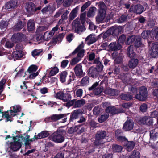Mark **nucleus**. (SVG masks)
Returning a JSON list of instances; mask_svg holds the SVG:
<instances>
[{
	"instance_id": "obj_1",
	"label": "nucleus",
	"mask_w": 158,
	"mask_h": 158,
	"mask_svg": "<svg viewBox=\"0 0 158 158\" xmlns=\"http://www.w3.org/2000/svg\"><path fill=\"white\" fill-rule=\"evenodd\" d=\"M21 107L20 105H15L10 107V110L5 112L3 116L6 118V122H11L12 120V118L17 115L18 113L21 110Z\"/></svg>"
},
{
	"instance_id": "obj_2",
	"label": "nucleus",
	"mask_w": 158,
	"mask_h": 158,
	"mask_svg": "<svg viewBox=\"0 0 158 158\" xmlns=\"http://www.w3.org/2000/svg\"><path fill=\"white\" fill-rule=\"evenodd\" d=\"M72 29L73 31L80 34L85 30L84 23H82L79 18H76L72 22Z\"/></svg>"
},
{
	"instance_id": "obj_3",
	"label": "nucleus",
	"mask_w": 158,
	"mask_h": 158,
	"mask_svg": "<svg viewBox=\"0 0 158 158\" xmlns=\"http://www.w3.org/2000/svg\"><path fill=\"white\" fill-rule=\"evenodd\" d=\"M106 135V132L104 130L98 131L95 135V140L94 142V145L97 146L103 145L105 143L103 139H105Z\"/></svg>"
},
{
	"instance_id": "obj_4",
	"label": "nucleus",
	"mask_w": 158,
	"mask_h": 158,
	"mask_svg": "<svg viewBox=\"0 0 158 158\" xmlns=\"http://www.w3.org/2000/svg\"><path fill=\"white\" fill-rule=\"evenodd\" d=\"M68 91L64 90L63 91H60L54 95V97L60 99H61L64 102L67 103L64 105L68 107L69 108V94L67 93Z\"/></svg>"
},
{
	"instance_id": "obj_5",
	"label": "nucleus",
	"mask_w": 158,
	"mask_h": 158,
	"mask_svg": "<svg viewBox=\"0 0 158 158\" xmlns=\"http://www.w3.org/2000/svg\"><path fill=\"white\" fill-rule=\"evenodd\" d=\"M22 47L19 44L16 45L15 47L16 51L13 52L12 54L11 55H10L8 56V58L10 60H12L13 58L14 60H19L23 56V52L20 50L21 49Z\"/></svg>"
},
{
	"instance_id": "obj_6",
	"label": "nucleus",
	"mask_w": 158,
	"mask_h": 158,
	"mask_svg": "<svg viewBox=\"0 0 158 158\" xmlns=\"http://www.w3.org/2000/svg\"><path fill=\"white\" fill-rule=\"evenodd\" d=\"M62 135V131L60 130H57L51 135L50 139L55 142L61 143L64 140V137Z\"/></svg>"
},
{
	"instance_id": "obj_7",
	"label": "nucleus",
	"mask_w": 158,
	"mask_h": 158,
	"mask_svg": "<svg viewBox=\"0 0 158 158\" xmlns=\"http://www.w3.org/2000/svg\"><path fill=\"white\" fill-rule=\"evenodd\" d=\"M148 92L147 88L144 87H142L139 89V93L137 94L135 98L141 101L145 100L147 98Z\"/></svg>"
},
{
	"instance_id": "obj_8",
	"label": "nucleus",
	"mask_w": 158,
	"mask_h": 158,
	"mask_svg": "<svg viewBox=\"0 0 158 158\" xmlns=\"http://www.w3.org/2000/svg\"><path fill=\"white\" fill-rule=\"evenodd\" d=\"M84 47L83 43L82 42L72 52V54L74 55L77 53V57L81 60V58L84 57L85 52V50L83 49Z\"/></svg>"
},
{
	"instance_id": "obj_9",
	"label": "nucleus",
	"mask_w": 158,
	"mask_h": 158,
	"mask_svg": "<svg viewBox=\"0 0 158 158\" xmlns=\"http://www.w3.org/2000/svg\"><path fill=\"white\" fill-rule=\"evenodd\" d=\"M136 121L140 125H145L150 126L152 125L153 124L152 118L150 117L145 116L140 117Z\"/></svg>"
},
{
	"instance_id": "obj_10",
	"label": "nucleus",
	"mask_w": 158,
	"mask_h": 158,
	"mask_svg": "<svg viewBox=\"0 0 158 158\" xmlns=\"http://www.w3.org/2000/svg\"><path fill=\"white\" fill-rule=\"evenodd\" d=\"M134 125L133 120L128 118L124 123L123 129L124 131H130L133 129Z\"/></svg>"
},
{
	"instance_id": "obj_11",
	"label": "nucleus",
	"mask_w": 158,
	"mask_h": 158,
	"mask_svg": "<svg viewBox=\"0 0 158 158\" xmlns=\"http://www.w3.org/2000/svg\"><path fill=\"white\" fill-rule=\"evenodd\" d=\"M105 111L107 113H110L112 114H115L118 113H122L124 112L123 109H118L114 106H110L108 108H106Z\"/></svg>"
},
{
	"instance_id": "obj_12",
	"label": "nucleus",
	"mask_w": 158,
	"mask_h": 158,
	"mask_svg": "<svg viewBox=\"0 0 158 158\" xmlns=\"http://www.w3.org/2000/svg\"><path fill=\"white\" fill-rule=\"evenodd\" d=\"M66 116L65 114H54L52 116L47 117L45 121L47 122H56L63 118Z\"/></svg>"
},
{
	"instance_id": "obj_13",
	"label": "nucleus",
	"mask_w": 158,
	"mask_h": 158,
	"mask_svg": "<svg viewBox=\"0 0 158 158\" xmlns=\"http://www.w3.org/2000/svg\"><path fill=\"white\" fill-rule=\"evenodd\" d=\"M124 27L123 26L115 25L111 27L109 29L112 35H117L123 32Z\"/></svg>"
},
{
	"instance_id": "obj_14",
	"label": "nucleus",
	"mask_w": 158,
	"mask_h": 158,
	"mask_svg": "<svg viewBox=\"0 0 158 158\" xmlns=\"http://www.w3.org/2000/svg\"><path fill=\"white\" fill-rule=\"evenodd\" d=\"M120 76L123 82L125 84L129 85L131 84L132 80L130 74L121 73Z\"/></svg>"
},
{
	"instance_id": "obj_15",
	"label": "nucleus",
	"mask_w": 158,
	"mask_h": 158,
	"mask_svg": "<svg viewBox=\"0 0 158 158\" xmlns=\"http://www.w3.org/2000/svg\"><path fill=\"white\" fill-rule=\"evenodd\" d=\"M108 48L110 51L116 52L120 50L122 48V46L120 43L113 42L111 43L109 45Z\"/></svg>"
},
{
	"instance_id": "obj_16",
	"label": "nucleus",
	"mask_w": 158,
	"mask_h": 158,
	"mask_svg": "<svg viewBox=\"0 0 158 158\" xmlns=\"http://www.w3.org/2000/svg\"><path fill=\"white\" fill-rule=\"evenodd\" d=\"M35 6V4L31 2H29L26 4L25 8L27 15H30L33 14L34 12Z\"/></svg>"
},
{
	"instance_id": "obj_17",
	"label": "nucleus",
	"mask_w": 158,
	"mask_h": 158,
	"mask_svg": "<svg viewBox=\"0 0 158 158\" xmlns=\"http://www.w3.org/2000/svg\"><path fill=\"white\" fill-rule=\"evenodd\" d=\"M16 138L13 142L10 143V147L12 150L14 151H17L19 150L21 146V142L19 139L17 140Z\"/></svg>"
},
{
	"instance_id": "obj_18",
	"label": "nucleus",
	"mask_w": 158,
	"mask_h": 158,
	"mask_svg": "<svg viewBox=\"0 0 158 158\" xmlns=\"http://www.w3.org/2000/svg\"><path fill=\"white\" fill-rule=\"evenodd\" d=\"M98 40V37L95 34H92L85 38V41L87 42V44L89 45L96 42Z\"/></svg>"
},
{
	"instance_id": "obj_19",
	"label": "nucleus",
	"mask_w": 158,
	"mask_h": 158,
	"mask_svg": "<svg viewBox=\"0 0 158 158\" xmlns=\"http://www.w3.org/2000/svg\"><path fill=\"white\" fill-rule=\"evenodd\" d=\"M99 72L96 68L94 67H91L89 69L88 74L89 76L90 77L95 78L98 75Z\"/></svg>"
},
{
	"instance_id": "obj_20",
	"label": "nucleus",
	"mask_w": 158,
	"mask_h": 158,
	"mask_svg": "<svg viewBox=\"0 0 158 158\" xmlns=\"http://www.w3.org/2000/svg\"><path fill=\"white\" fill-rule=\"evenodd\" d=\"M75 72L77 76L83 75L82 67L81 64L77 65L74 68Z\"/></svg>"
},
{
	"instance_id": "obj_21",
	"label": "nucleus",
	"mask_w": 158,
	"mask_h": 158,
	"mask_svg": "<svg viewBox=\"0 0 158 158\" xmlns=\"http://www.w3.org/2000/svg\"><path fill=\"white\" fill-rule=\"evenodd\" d=\"M83 112L81 109H79L74 110L71 114L70 117V119H76L79 116L82 114Z\"/></svg>"
},
{
	"instance_id": "obj_22",
	"label": "nucleus",
	"mask_w": 158,
	"mask_h": 158,
	"mask_svg": "<svg viewBox=\"0 0 158 158\" xmlns=\"http://www.w3.org/2000/svg\"><path fill=\"white\" fill-rule=\"evenodd\" d=\"M99 58H96L94 60L93 64H96L97 69L99 72H102L103 69V66L101 62L99 60Z\"/></svg>"
},
{
	"instance_id": "obj_23",
	"label": "nucleus",
	"mask_w": 158,
	"mask_h": 158,
	"mask_svg": "<svg viewBox=\"0 0 158 158\" xmlns=\"http://www.w3.org/2000/svg\"><path fill=\"white\" fill-rule=\"evenodd\" d=\"M17 5V1L16 0H11L5 4V8L6 9L14 8Z\"/></svg>"
},
{
	"instance_id": "obj_24",
	"label": "nucleus",
	"mask_w": 158,
	"mask_h": 158,
	"mask_svg": "<svg viewBox=\"0 0 158 158\" xmlns=\"http://www.w3.org/2000/svg\"><path fill=\"white\" fill-rule=\"evenodd\" d=\"M132 7L134 9V12L139 14H141L144 11V7L140 4L133 6Z\"/></svg>"
},
{
	"instance_id": "obj_25",
	"label": "nucleus",
	"mask_w": 158,
	"mask_h": 158,
	"mask_svg": "<svg viewBox=\"0 0 158 158\" xmlns=\"http://www.w3.org/2000/svg\"><path fill=\"white\" fill-rule=\"evenodd\" d=\"M49 135L48 132L47 131H44L39 133L37 135H35L34 138V139H41L47 137Z\"/></svg>"
},
{
	"instance_id": "obj_26",
	"label": "nucleus",
	"mask_w": 158,
	"mask_h": 158,
	"mask_svg": "<svg viewBox=\"0 0 158 158\" xmlns=\"http://www.w3.org/2000/svg\"><path fill=\"white\" fill-rule=\"evenodd\" d=\"M99 13L106 14L107 7L105 4L102 2H100L98 3Z\"/></svg>"
},
{
	"instance_id": "obj_27",
	"label": "nucleus",
	"mask_w": 158,
	"mask_h": 158,
	"mask_svg": "<svg viewBox=\"0 0 158 158\" xmlns=\"http://www.w3.org/2000/svg\"><path fill=\"white\" fill-rule=\"evenodd\" d=\"M138 64V60L136 59H132L128 61V65L129 68L133 69L135 68Z\"/></svg>"
},
{
	"instance_id": "obj_28",
	"label": "nucleus",
	"mask_w": 158,
	"mask_h": 158,
	"mask_svg": "<svg viewBox=\"0 0 158 158\" xmlns=\"http://www.w3.org/2000/svg\"><path fill=\"white\" fill-rule=\"evenodd\" d=\"M23 36V34L17 33L14 34L11 38L12 40L15 42L21 41Z\"/></svg>"
},
{
	"instance_id": "obj_29",
	"label": "nucleus",
	"mask_w": 158,
	"mask_h": 158,
	"mask_svg": "<svg viewBox=\"0 0 158 158\" xmlns=\"http://www.w3.org/2000/svg\"><path fill=\"white\" fill-rule=\"evenodd\" d=\"M54 35L53 32L48 31L44 33L42 38L44 40L48 41L51 39Z\"/></svg>"
},
{
	"instance_id": "obj_30",
	"label": "nucleus",
	"mask_w": 158,
	"mask_h": 158,
	"mask_svg": "<svg viewBox=\"0 0 158 158\" xmlns=\"http://www.w3.org/2000/svg\"><path fill=\"white\" fill-rule=\"evenodd\" d=\"M127 54L128 56L131 58L135 56V54L133 51L132 45H130L128 47L127 50Z\"/></svg>"
},
{
	"instance_id": "obj_31",
	"label": "nucleus",
	"mask_w": 158,
	"mask_h": 158,
	"mask_svg": "<svg viewBox=\"0 0 158 158\" xmlns=\"http://www.w3.org/2000/svg\"><path fill=\"white\" fill-rule=\"evenodd\" d=\"M105 14L99 13L96 17V22L98 24H99L102 22L105 17Z\"/></svg>"
},
{
	"instance_id": "obj_32",
	"label": "nucleus",
	"mask_w": 158,
	"mask_h": 158,
	"mask_svg": "<svg viewBox=\"0 0 158 158\" xmlns=\"http://www.w3.org/2000/svg\"><path fill=\"white\" fill-rule=\"evenodd\" d=\"M126 144L127 150L128 151H131L134 148L135 144L133 141H127Z\"/></svg>"
},
{
	"instance_id": "obj_33",
	"label": "nucleus",
	"mask_w": 158,
	"mask_h": 158,
	"mask_svg": "<svg viewBox=\"0 0 158 158\" xmlns=\"http://www.w3.org/2000/svg\"><path fill=\"white\" fill-rule=\"evenodd\" d=\"M136 37L137 36L134 35L129 36L127 39L126 42V44L129 45L133 43H134L136 40Z\"/></svg>"
},
{
	"instance_id": "obj_34",
	"label": "nucleus",
	"mask_w": 158,
	"mask_h": 158,
	"mask_svg": "<svg viewBox=\"0 0 158 158\" xmlns=\"http://www.w3.org/2000/svg\"><path fill=\"white\" fill-rule=\"evenodd\" d=\"M38 69V67L34 65H31L28 68L27 71L25 73V75H27L28 73H33L35 72Z\"/></svg>"
},
{
	"instance_id": "obj_35",
	"label": "nucleus",
	"mask_w": 158,
	"mask_h": 158,
	"mask_svg": "<svg viewBox=\"0 0 158 158\" xmlns=\"http://www.w3.org/2000/svg\"><path fill=\"white\" fill-rule=\"evenodd\" d=\"M79 10L78 6L76 7L73 9L70 14V20H72L76 17L77 13Z\"/></svg>"
},
{
	"instance_id": "obj_36",
	"label": "nucleus",
	"mask_w": 158,
	"mask_h": 158,
	"mask_svg": "<svg viewBox=\"0 0 158 158\" xmlns=\"http://www.w3.org/2000/svg\"><path fill=\"white\" fill-rule=\"evenodd\" d=\"M120 97L122 100L126 101L130 100L132 98V96L129 94H122Z\"/></svg>"
},
{
	"instance_id": "obj_37",
	"label": "nucleus",
	"mask_w": 158,
	"mask_h": 158,
	"mask_svg": "<svg viewBox=\"0 0 158 158\" xmlns=\"http://www.w3.org/2000/svg\"><path fill=\"white\" fill-rule=\"evenodd\" d=\"M96 8L95 7H91L87 13V16L89 17L94 16L95 14Z\"/></svg>"
},
{
	"instance_id": "obj_38",
	"label": "nucleus",
	"mask_w": 158,
	"mask_h": 158,
	"mask_svg": "<svg viewBox=\"0 0 158 158\" xmlns=\"http://www.w3.org/2000/svg\"><path fill=\"white\" fill-rule=\"evenodd\" d=\"M35 24L33 21L32 20H29L27 23V27L29 31L33 30L35 29Z\"/></svg>"
},
{
	"instance_id": "obj_39",
	"label": "nucleus",
	"mask_w": 158,
	"mask_h": 158,
	"mask_svg": "<svg viewBox=\"0 0 158 158\" xmlns=\"http://www.w3.org/2000/svg\"><path fill=\"white\" fill-rule=\"evenodd\" d=\"M140 157L139 152L138 151H134L131 155L125 156L124 158H140Z\"/></svg>"
},
{
	"instance_id": "obj_40",
	"label": "nucleus",
	"mask_w": 158,
	"mask_h": 158,
	"mask_svg": "<svg viewBox=\"0 0 158 158\" xmlns=\"http://www.w3.org/2000/svg\"><path fill=\"white\" fill-rule=\"evenodd\" d=\"M150 34L151 32L150 30H145L143 31L141 36L143 39H147L149 37Z\"/></svg>"
},
{
	"instance_id": "obj_41",
	"label": "nucleus",
	"mask_w": 158,
	"mask_h": 158,
	"mask_svg": "<svg viewBox=\"0 0 158 158\" xmlns=\"http://www.w3.org/2000/svg\"><path fill=\"white\" fill-rule=\"evenodd\" d=\"M109 115L108 113H106L101 116L98 118V121L100 123H103L109 117Z\"/></svg>"
},
{
	"instance_id": "obj_42",
	"label": "nucleus",
	"mask_w": 158,
	"mask_h": 158,
	"mask_svg": "<svg viewBox=\"0 0 158 158\" xmlns=\"http://www.w3.org/2000/svg\"><path fill=\"white\" fill-rule=\"evenodd\" d=\"M26 22L25 21L22 22V21H19L15 26V28L17 30H19L23 27L26 25Z\"/></svg>"
},
{
	"instance_id": "obj_43",
	"label": "nucleus",
	"mask_w": 158,
	"mask_h": 158,
	"mask_svg": "<svg viewBox=\"0 0 158 158\" xmlns=\"http://www.w3.org/2000/svg\"><path fill=\"white\" fill-rule=\"evenodd\" d=\"M85 103V101L84 99L78 100L75 102L74 106L76 107H80L83 106Z\"/></svg>"
},
{
	"instance_id": "obj_44",
	"label": "nucleus",
	"mask_w": 158,
	"mask_h": 158,
	"mask_svg": "<svg viewBox=\"0 0 158 158\" xmlns=\"http://www.w3.org/2000/svg\"><path fill=\"white\" fill-rule=\"evenodd\" d=\"M8 25V23L7 21L2 20L0 22V28L2 31H5Z\"/></svg>"
},
{
	"instance_id": "obj_45",
	"label": "nucleus",
	"mask_w": 158,
	"mask_h": 158,
	"mask_svg": "<svg viewBox=\"0 0 158 158\" xmlns=\"http://www.w3.org/2000/svg\"><path fill=\"white\" fill-rule=\"evenodd\" d=\"M127 15H122L119 17V19L117 20V22L119 23H121L126 21L127 19Z\"/></svg>"
},
{
	"instance_id": "obj_46",
	"label": "nucleus",
	"mask_w": 158,
	"mask_h": 158,
	"mask_svg": "<svg viewBox=\"0 0 158 158\" xmlns=\"http://www.w3.org/2000/svg\"><path fill=\"white\" fill-rule=\"evenodd\" d=\"M105 93L111 96L116 95L118 94L117 92L114 89H107L105 91Z\"/></svg>"
},
{
	"instance_id": "obj_47",
	"label": "nucleus",
	"mask_w": 158,
	"mask_h": 158,
	"mask_svg": "<svg viewBox=\"0 0 158 158\" xmlns=\"http://www.w3.org/2000/svg\"><path fill=\"white\" fill-rule=\"evenodd\" d=\"M122 149L121 146L117 144H114L112 146V149L114 152H121Z\"/></svg>"
},
{
	"instance_id": "obj_48",
	"label": "nucleus",
	"mask_w": 158,
	"mask_h": 158,
	"mask_svg": "<svg viewBox=\"0 0 158 158\" xmlns=\"http://www.w3.org/2000/svg\"><path fill=\"white\" fill-rule=\"evenodd\" d=\"M89 77L85 76L84 77L81 81V86H84L88 84L89 83Z\"/></svg>"
},
{
	"instance_id": "obj_49",
	"label": "nucleus",
	"mask_w": 158,
	"mask_h": 158,
	"mask_svg": "<svg viewBox=\"0 0 158 158\" xmlns=\"http://www.w3.org/2000/svg\"><path fill=\"white\" fill-rule=\"evenodd\" d=\"M52 8L50 5H48L46 7L44 8L41 11L43 14H48V12H52Z\"/></svg>"
},
{
	"instance_id": "obj_50",
	"label": "nucleus",
	"mask_w": 158,
	"mask_h": 158,
	"mask_svg": "<svg viewBox=\"0 0 158 158\" xmlns=\"http://www.w3.org/2000/svg\"><path fill=\"white\" fill-rule=\"evenodd\" d=\"M141 40V39L140 37L137 36L136 40L135 41L134 43L135 47L138 48L142 44Z\"/></svg>"
},
{
	"instance_id": "obj_51",
	"label": "nucleus",
	"mask_w": 158,
	"mask_h": 158,
	"mask_svg": "<svg viewBox=\"0 0 158 158\" xmlns=\"http://www.w3.org/2000/svg\"><path fill=\"white\" fill-rule=\"evenodd\" d=\"M103 89L101 87H97L95 89L93 90L94 94L96 95H99L103 91Z\"/></svg>"
},
{
	"instance_id": "obj_52",
	"label": "nucleus",
	"mask_w": 158,
	"mask_h": 158,
	"mask_svg": "<svg viewBox=\"0 0 158 158\" xmlns=\"http://www.w3.org/2000/svg\"><path fill=\"white\" fill-rule=\"evenodd\" d=\"M67 74L66 71H64L60 73V81L62 82H64L65 81V79Z\"/></svg>"
},
{
	"instance_id": "obj_53",
	"label": "nucleus",
	"mask_w": 158,
	"mask_h": 158,
	"mask_svg": "<svg viewBox=\"0 0 158 158\" xmlns=\"http://www.w3.org/2000/svg\"><path fill=\"white\" fill-rule=\"evenodd\" d=\"M59 72V69L57 67L53 68L50 71L49 75L50 76H53Z\"/></svg>"
},
{
	"instance_id": "obj_54",
	"label": "nucleus",
	"mask_w": 158,
	"mask_h": 158,
	"mask_svg": "<svg viewBox=\"0 0 158 158\" xmlns=\"http://www.w3.org/2000/svg\"><path fill=\"white\" fill-rule=\"evenodd\" d=\"M150 139L153 140H155L158 137V133H154L152 131H150Z\"/></svg>"
},
{
	"instance_id": "obj_55",
	"label": "nucleus",
	"mask_w": 158,
	"mask_h": 158,
	"mask_svg": "<svg viewBox=\"0 0 158 158\" xmlns=\"http://www.w3.org/2000/svg\"><path fill=\"white\" fill-rule=\"evenodd\" d=\"M6 82L5 79H2L0 82V95L3 90L4 85Z\"/></svg>"
},
{
	"instance_id": "obj_56",
	"label": "nucleus",
	"mask_w": 158,
	"mask_h": 158,
	"mask_svg": "<svg viewBox=\"0 0 158 158\" xmlns=\"http://www.w3.org/2000/svg\"><path fill=\"white\" fill-rule=\"evenodd\" d=\"M91 4V2L89 1L84 4L81 7V12H83Z\"/></svg>"
},
{
	"instance_id": "obj_57",
	"label": "nucleus",
	"mask_w": 158,
	"mask_h": 158,
	"mask_svg": "<svg viewBox=\"0 0 158 158\" xmlns=\"http://www.w3.org/2000/svg\"><path fill=\"white\" fill-rule=\"evenodd\" d=\"M42 50L41 49H35L32 52V55L33 57L39 56L42 52Z\"/></svg>"
},
{
	"instance_id": "obj_58",
	"label": "nucleus",
	"mask_w": 158,
	"mask_h": 158,
	"mask_svg": "<svg viewBox=\"0 0 158 158\" xmlns=\"http://www.w3.org/2000/svg\"><path fill=\"white\" fill-rule=\"evenodd\" d=\"M129 91L131 92V94H135L137 92V89L135 87H133L131 85H129L128 86Z\"/></svg>"
},
{
	"instance_id": "obj_59",
	"label": "nucleus",
	"mask_w": 158,
	"mask_h": 158,
	"mask_svg": "<svg viewBox=\"0 0 158 158\" xmlns=\"http://www.w3.org/2000/svg\"><path fill=\"white\" fill-rule=\"evenodd\" d=\"M80 60L79 59L76 57L71 60L70 64L72 66L74 65Z\"/></svg>"
},
{
	"instance_id": "obj_60",
	"label": "nucleus",
	"mask_w": 158,
	"mask_h": 158,
	"mask_svg": "<svg viewBox=\"0 0 158 158\" xmlns=\"http://www.w3.org/2000/svg\"><path fill=\"white\" fill-rule=\"evenodd\" d=\"M29 74L27 75V78L30 79H34L36 76H37L38 74V72H37L35 73H28Z\"/></svg>"
},
{
	"instance_id": "obj_61",
	"label": "nucleus",
	"mask_w": 158,
	"mask_h": 158,
	"mask_svg": "<svg viewBox=\"0 0 158 158\" xmlns=\"http://www.w3.org/2000/svg\"><path fill=\"white\" fill-rule=\"evenodd\" d=\"M147 108V105L145 103H143L140 106V110L142 112H146Z\"/></svg>"
},
{
	"instance_id": "obj_62",
	"label": "nucleus",
	"mask_w": 158,
	"mask_h": 158,
	"mask_svg": "<svg viewBox=\"0 0 158 158\" xmlns=\"http://www.w3.org/2000/svg\"><path fill=\"white\" fill-rule=\"evenodd\" d=\"M150 53L152 57L155 58L158 56V51L151 49L150 51Z\"/></svg>"
},
{
	"instance_id": "obj_63",
	"label": "nucleus",
	"mask_w": 158,
	"mask_h": 158,
	"mask_svg": "<svg viewBox=\"0 0 158 158\" xmlns=\"http://www.w3.org/2000/svg\"><path fill=\"white\" fill-rule=\"evenodd\" d=\"M112 35L109 29L107 30L103 35L102 38L103 40L106 39L109 35Z\"/></svg>"
},
{
	"instance_id": "obj_64",
	"label": "nucleus",
	"mask_w": 158,
	"mask_h": 158,
	"mask_svg": "<svg viewBox=\"0 0 158 158\" xmlns=\"http://www.w3.org/2000/svg\"><path fill=\"white\" fill-rule=\"evenodd\" d=\"M93 111L95 115H98L100 112V108L98 106H96L94 108Z\"/></svg>"
}]
</instances>
